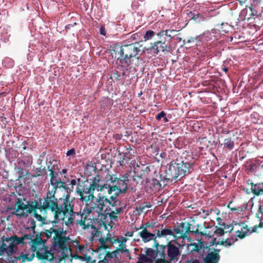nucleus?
Returning a JSON list of instances; mask_svg holds the SVG:
<instances>
[{
    "mask_svg": "<svg viewBox=\"0 0 263 263\" xmlns=\"http://www.w3.org/2000/svg\"><path fill=\"white\" fill-rule=\"evenodd\" d=\"M109 217L111 220H116L118 218L116 214H115V212L114 211H112L110 213H109Z\"/></svg>",
    "mask_w": 263,
    "mask_h": 263,
    "instance_id": "obj_50",
    "label": "nucleus"
},
{
    "mask_svg": "<svg viewBox=\"0 0 263 263\" xmlns=\"http://www.w3.org/2000/svg\"><path fill=\"white\" fill-rule=\"evenodd\" d=\"M221 144L223 145V148L232 150L234 148V142L231 138H227L224 139L223 143Z\"/></svg>",
    "mask_w": 263,
    "mask_h": 263,
    "instance_id": "obj_32",
    "label": "nucleus"
},
{
    "mask_svg": "<svg viewBox=\"0 0 263 263\" xmlns=\"http://www.w3.org/2000/svg\"><path fill=\"white\" fill-rule=\"evenodd\" d=\"M134 231H133L132 232H126L125 234V236L126 237H132L134 235Z\"/></svg>",
    "mask_w": 263,
    "mask_h": 263,
    "instance_id": "obj_61",
    "label": "nucleus"
},
{
    "mask_svg": "<svg viewBox=\"0 0 263 263\" xmlns=\"http://www.w3.org/2000/svg\"><path fill=\"white\" fill-rule=\"evenodd\" d=\"M42 201L43 199L39 198L38 200H35L32 202V204H25L21 199L17 198L14 205V211L11 214L21 218L27 217L29 214L36 212L37 209L40 210L41 213L44 212Z\"/></svg>",
    "mask_w": 263,
    "mask_h": 263,
    "instance_id": "obj_5",
    "label": "nucleus"
},
{
    "mask_svg": "<svg viewBox=\"0 0 263 263\" xmlns=\"http://www.w3.org/2000/svg\"><path fill=\"white\" fill-rule=\"evenodd\" d=\"M126 240L125 238H124V240L122 241L119 245V248H117L116 251L124 250L125 248L126 245L125 241Z\"/></svg>",
    "mask_w": 263,
    "mask_h": 263,
    "instance_id": "obj_48",
    "label": "nucleus"
},
{
    "mask_svg": "<svg viewBox=\"0 0 263 263\" xmlns=\"http://www.w3.org/2000/svg\"><path fill=\"white\" fill-rule=\"evenodd\" d=\"M100 34L103 35H105L106 32L105 30V28L103 27H101L100 28Z\"/></svg>",
    "mask_w": 263,
    "mask_h": 263,
    "instance_id": "obj_64",
    "label": "nucleus"
},
{
    "mask_svg": "<svg viewBox=\"0 0 263 263\" xmlns=\"http://www.w3.org/2000/svg\"><path fill=\"white\" fill-rule=\"evenodd\" d=\"M259 15H260L258 14V11L255 8H253V5L252 6H247L246 8L241 11L239 14L241 20L248 21Z\"/></svg>",
    "mask_w": 263,
    "mask_h": 263,
    "instance_id": "obj_14",
    "label": "nucleus"
},
{
    "mask_svg": "<svg viewBox=\"0 0 263 263\" xmlns=\"http://www.w3.org/2000/svg\"><path fill=\"white\" fill-rule=\"evenodd\" d=\"M73 187L71 185H69V183L64 185L63 189L67 193V195H69L70 196V194L72 192L73 190Z\"/></svg>",
    "mask_w": 263,
    "mask_h": 263,
    "instance_id": "obj_44",
    "label": "nucleus"
},
{
    "mask_svg": "<svg viewBox=\"0 0 263 263\" xmlns=\"http://www.w3.org/2000/svg\"><path fill=\"white\" fill-rule=\"evenodd\" d=\"M142 45L139 43H130L129 39H127L123 42L122 45H115L112 47L111 53L119 55L117 61H119V65L123 68L133 69L137 71L136 68L142 64V59L140 58V52L144 50L141 49Z\"/></svg>",
    "mask_w": 263,
    "mask_h": 263,
    "instance_id": "obj_2",
    "label": "nucleus"
},
{
    "mask_svg": "<svg viewBox=\"0 0 263 263\" xmlns=\"http://www.w3.org/2000/svg\"><path fill=\"white\" fill-rule=\"evenodd\" d=\"M144 174L145 171L143 169H141L140 171L139 168H136L135 169L133 179L136 184L142 181Z\"/></svg>",
    "mask_w": 263,
    "mask_h": 263,
    "instance_id": "obj_27",
    "label": "nucleus"
},
{
    "mask_svg": "<svg viewBox=\"0 0 263 263\" xmlns=\"http://www.w3.org/2000/svg\"><path fill=\"white\" fill-rule=\"evenodd\" d=\"M194 164V157L189 152L184 151L177 154L176 158L170 162L166 170L167 179L176 180L180 176L182 177L191 173Z\"/></svg>",
    "mask_w": 263,
    "mask_h": 263,
    "instance_id": "obj_3",
    "label": "nucleus"
},
{
    "mask_svg": "<svg viewBox=\"0 0 263 263\" xmlns=\"http://www.w3.org/2000/svg\"><path fill=\"white\" fill-rule=\"evenodd\" d=\"M78 181L79 183L77 186L76 192L80 196V199L82 201H92L95 198L93 195L95 190L98 191H102L99 175H96L91 182L88 180L80 182V179H78Z\"/></svg>",
    "mask_w": 263,
    "mask_h": 263,
    "instance_id": "obj_4",
    "label": "nucleus"
},
{
    "mask_svg": "<svg viewBox=\"0 0 263 263\" xmlns=\"http://www.w3.org/2000/svg\"><path fill=\"white\" fill-rule=\"evenodd\" d=\"M125 149L126 152L123 153V159L121 161L122 162L124 160H129L132 159L136 154V150L133 149L131 145L125 146Z\"/></svg>",
    "mask_w": 263,
    "mask_h": 263,
    "instance_id": "obj_24",
    "label": "nucleus"
},
{
    "mask_svg": "<svg viewBox=\"0 0 263 263\" xmlns=\"http://www.w3.org/2000/svg\"><path fill=\"white\" fill-rule=\"evenodd\" d=\"M76 183H77L76 180L72 179L70 181V183H69V185H71V186H72L74 187V186L76 184Z\"/></svg>",
    "mask_w": 263,
    "mask_h": 263,
    "instance_id": "obj_63",
    "label": "nucleus"
},
{
    "mask_svg": "<svg viewBox=\"0 0 263 263\" xmlns=\"http://www.w3.org/2000/svg\"><path fill=\"white\" fill-rule=\"evenodd\" d=\"M248 184L251 185V190L254 195L259 196L263 194V182L254 183L251 180H249Z\"/></svg>",
    "mask_w": 263,
    "mask_h": 263,
    "instance_id": "obj_23",
    "label": "nucleus"
},
{
    "mask_svg": "<svg viewBox=\"0 0 263 263\" xmlns=\"http://www.w3.org/2000/svg\"><path fill=\"white\" fill-rule=\"evenodd\" d=\"M58 176L53 177L50 178V184L53 186V189L51 191H54L56 192L57 189L63 188L64 186L65 183L62 181L60 179L58 178Z\"/></svg>",
    "mask_w": 263,
    "mask_h": 263,
    "instance_id": "obj_25",
    "label": "nucleus"
},
{
    "mask_svg": "<svg viewBox=\"0 0 263 263\" xmlns=\"http://www.w3.org/2000/svg\"><path fill=\"white\" fill-rule=\"evenodd\" d=\"M237 240V238L233 239L231 238H227L224 239V240H222L220 242V245H225L226 246H230L232 244H233Z\"/></svg>",
    "mask_w": 263,
    "mask_h": 263,
    "instance_id": "obj_37",
    "label": "nucleus"
},
{
    "mask_svg": "<svg viewBox=\"0 0 263 263\" xmlns=\"http://www.w3.org/2000/svg\"><path fill=\"white\" fill-rule=\"evenodd\" d=\"M52 234H54L53 237V245L58 247L63 251H67L68 248L66 242L69 240V238L66 236H62V233L60 232L57 228V226H53L49 229L45 230V231L43 233L42 236L48 239L51 238Z\"/></svg>",
    "mask_w": 263,
    "mask_h": 263,
    "instance_id": "obj_6",
    "label": "nucleus"
},
{
    "mask_svg": "<svg viewBox=\"0 0 263 263\" xmlns=\"http://www.w3.org/2000/svg\"><path fill=\"white\" fill-rule=\"evenodd\" d=\"M252 5L261 16L263 13V0H253Z\"/></svg>",
    "mask_w": 263,
    "mask_h": 263,
    "instance_id": "obj_31",
    "label": "nucleus"
},
{
    "mask_svg": "<svg viewBox=\"0 0 263 263\" xmlns=\"http://www.w3.org/2000/svg\"><path fill=\"white\" fill-rule=\"evenodd\" d=\"M86 249V248L84 246L79 245L78 247V250L79 252L82 253V254H84L85 252V250Z\"/></svg>",
    "mask_w": 263,
    "mask_h": 263,
    "instance_id": "obj_54",
    "label": "nucleus"
},
{
    "mask_svg": "<svg viewBox=\"0 0 263 263\" xmlns=\"http://www.w3.org/2000/svg\"><path fill=\"white\" fill-rule=\"evenodd\" d=\"M166 247V258L169 259L170 261L177 262L181 255L180 245L177 242V240H173L167 242Z\"/></svg>",
    "mask_w": 263,
    "mask_h": 263,
    "instance_id": "obj_7",
    "label": "nucleus"
},
{
    "mask_svg": "<svg viewBox=\"0 0 263 263\" xmlns=\"http://www.w3.org/2000/svg\"><path fill=\"white\" fill-rule=\"evenodd\" d=\"M54 191H49L43 199V208L44 213L47 210L51 211L53 214V220L52 223H58L61 221L67 227L72 222L71 218L73 214L74 202L70 199L69 195H66L64 198H60L62 200L61 204L59 203V200L55 196Z\"/></svg>",
    "mask_w": 263,
    "mask_h": 263,
    "instance_id": "obj_1",
    "label": "nucleus"
},
{
    "mask_svg": "<svg viewBox=\"0 0 263 263\" xmlns=\"http://www.w3.org/2000/svg\"><path fill=\"white\" fill-rule=\"evenodd\" d=\"M202 213L204 214L205 216L209 215L213 211L212 209H209V210H202Z\"/></svg>",
    "mask_w": 263,
    "mask_h": 263,
    "instance_id": "obj_57",
    "label": "nucleus"
},
{
    "mask_svg": "<svg viewBox=\"0 0 263 263\" xmlns=\"http://www.w3.org/2000/svg\"><path fill=\"white\" fill-rule=\"evenodd\" d=\"M34 256L35 254L34 253H32L31 254H23V259L24 260L30 261L33 260Z\"/></svg>",
    "mask_w": 263,
    "mask_h": 263,
    "instance_id": "obj_42",
    "label": "nucleus"
},
{
    "mask_svg": "<svg viewBox=\"0 0 263 263\" xmlns=\"http://www.w3.org/2000/svg\"><path fill=\"white\" fill-rule=\"evenodd\" d=\"M186 263H200V262L197 259H191L190 260L186 261Z\"/></svg>",
    "mask_w": 263,
    "mask_h": 263,
    "instance_id": "obj_62",
    "label": "nucleus"
},
{
    "mask_svg": "<svg viewBox=\"0 0 263 263\" xmlns=\"http://www.w3.org/2000/svg\"><path fill=\"white\" fill-rule=\"evenodd\" d=\"M152 184L157 189H160L161 187V184L160 183V181L158 180L157 179H152Z\"/></svg>",
    "mask_w": 263,
    "mask_h": 263,
    "instance_id": "obj_46",
    "label": "nucleus"
},
{
    "mask_svg": "<svg viewBox=\"0 0 263 263\" xmlns=\"http://www.w3.org/2000/svg\"><path fill=\"white\" fill-rule=\"evenodd\" d=\"M36 256L39 259L47 260L51 261L53 258V255L52 253L48 250H44L43 253L40 252L39 251H36Z\"/></svg>",
    "mask_w": 263,
    "mask_h": 263,
    "instance_id": "obj_26",
    "label": "nucleus"
},
{
    "mask_svg": "<svg viewBox=\"0 0 263 263\" xmlns=\"http://www.w3.org/2000/svg\"><path fill=\"white\" fill-rule=\"evenodd\" d=\"M188 15L189 17H191V19L196 21L197 22H200L201 21H203L204 19V17L200 13L195 14L194 12L192 11H190L188 13Z\"/></svg>",
    "mask_w": 263,
    "mask_h": 263,
    "instance_id": "obj_34",
    "label": "nucleus"
},
{
    "mask_svg": "<svg viewBox=\"0 0 263 263\" xmlns=\"http://www.w3.org/2000/svg\"><path fill=\"white\" fill-rule=\"evenodd\" d=\"M84 258L83 260H85L87 263H93L92 258L90 256H88L86 254L84 255Z\"/></svg>",
    "mask_w": 263,
    "mask_h": 263,
    "instance_id": "obj_51",
    "label": "nucleus"
},
{
    "mask_svg": "<svg viewBox=\"0 0 263 263\" xmlns=\"http://www.w3.org/2000/svg\"><path fill=\"white\" fill-rule=\"evenodd\" d=\"M157 32H155L151 30H148L146 31L145 33L143 35L144 41H147L148 40H152L154 38V36L156 35Z\"/></svg>",
    "mask_w": 263,
    "mask_h": 263,
    "instance_id": "obj_36",
    "label": "nucleus"
},
{
    "mask_svg": "<svg viewBox=\"0 0 263 263\" xmlns=\"http://www.w3.org/2000/svg\"><path fill=\"white\" fill-rule=\"evenodd\" d=\"M123 210V208L121 207V208H118L116 209L115 211H114L115 212V214H120L121 212H122Z\"/></svg>",
    "mask_w": 263,
    "mask_h": 263,
    "instance_id": "obj_59",
    "label": "nucleus"
},
{
    "mask_svg": "<svg viewBox=\"0 0 263 263\" xmlns=\"http://www.w3.org/2000/svg\"><path fill=\"white\" fill-rule=\"evenodd\" d=\"M154 263H171V262L166 259H156Z\"/></svg>",
    "mask_w": 263,
    "mask_h": 263,
    "instance_id": "obj_56",
    "label": "nucleus"
},
{
    "mask_svg": "<svg viewBox=\"0 0 263 263\" xmlns=\"http://www.w3.org/2000/svg\"><path fill=\"white\" fill-rule=\"evenodd\" d=\"M101 187L102 190L103 189H107V193L111 195L110 197V199L111 201H117L116 199L117 197L122 193H125L127 192L126 187L123 189L118 188L117 186L112 184V185L107 184L101 183Z\"/></svg>",
    "mask_w": 263,
    "mask_h": 263,
    "instance_id": "obj_10",
    "label": "nucleus"
},
{
    "mask_svg": "<svg viewBox=\"0 0 263 263\" xmlns=\"http://www.w3.org/2000/svg\"><path fill=\"white\" fill-rule=\"evenodd\" d=\"M34 217L35 219L40 221L42 224L45 223V218L43 216H42L41 215L39 214L36 212H34L33 213Z\"/></svg>",
    "mask_w": 263,
    "mask_h": 263,
    "instance_id": "obj_41",
    "label": "nucleus"
},
{
    "mask_svg": "<svg viewBox=\"0 0 263 263\" xmlns=\"http://www.w3.org/2000/svg\"><path fill=\"white\" fill-rule=\"evenodd\" d=\"M18 165L20 167L17 166L15 167V170H16L17 173L18 175V178H22L24 177L25 175L28 174V171L26 169H24L22 166H24L25 164V162L22 160L18 162Z\"/></svg>",
    "mask_w": 263,
    "mask_h": 263,
    "instance_id": "obj_30",
    "label": "nucleus"
},
{
    "mask_svg": "<svg viewBox=\"0 0 263 263\" xmlns=\"http://www.w3.org/2000/svg\"><path fill=\"white\" fill-rule=\"evenodd\" d=\"M166 114L164 111H161L156 116V119L158 120H160L162 118L165 117Z\"/></svg>",
    "mask_w": 263,
    "mask_h": 263,
    "instance_id": "obj_52",
    "label": "nucleus"
},
{
    "mask_svg": "<svg viewBox=\"0 0 263 263\" xmlns=\"http://www.w3.org/2000/svg\"><path fill=\"white\" fill-rule=\"evenodd\" d=\"M213 251L208 253L203 258L204 263H218L220 260V250L213 249Z\"/></svg>",
    "mask_w": 263,
    "mask_h": 263,
    "instance_id": "obj_17",
    "label": "nucleus"
},
{
    "mask_svg": "<svg viewBox=\"0 0 263 263\" xmlns=\"http://www.w3.org/2000/svg\"><path fill=\"white\" fill-rule=\"evenodd\" d=\"M15 245L14 243H13V242H11L7 248V249L5 252H6L8 255H9L15 252Z\"/></svg>",
    "mask_w": 263,
    "mask_h": 263,
    "instance_id": "obj_40",
    "label": "nucleus"
},
{
    "mask_svg": "<svg viewBox=\"0 0 263 263\" xmlns=\"http://www.w3.org/2000/svg\"><path fill=\"white\" fill-rule=\"evenodd\" d=\"M146 50H149L151 53L157 54L160 52L167 51V45L165 41H157L151 44V46Z\"/></svg>",
    "mask_w": 263,
    "mask_h": 263,
    "instance_id": "obj_15",
    "label": "nucleus"
},
{
    "mask_svg": "<svg viewBox=\"0 0 263 263\" xmlns=\"http://www.w3.org/2000/svg\"><path fill=\"white\" fill-rule=\"evenodd\" d=\"M156 225L155 222H148L145 223L144 225H143L144 228H146V229H147V228H154Z\"/></svg>",
    "mask_w": 263,
    "mask_h": 263,
    "instance_id": "obj_49",
    "label": "nucleus"
},
{
    "mask_svg": "<svg viewBox=\"0 0 263 263\" xmlns=\"http://www.w3.org/2000/svg\"><path fill=\"white\" fill-rule=\"evenodd\" d=\"M256 217L258 219L259 221H261L263 218V205L261 203L259 204L258 211L256 214Z\"/></svg>",
    "mask_w": 263,
    "mask_h": 263,
    "instance_id": "obj_39",
    "label": "nucleus"
},
{
    "mask_svg": "<svg viewBox=\"0 0 263 263\" xmlns=\"http://www.w3.org/2000/svg\"><path fill=\"white\" fill-rule=\"evenodd\" d=\"M191 224L188 222H181L180 226H177V227L175 228V232H176V235L177 238H186L187 237V234L190 233H194V230H191Z\"/></svg>",
    "mask_w": 263,
    "mask_h": 263,
    "instance_id": "obj_11",
    "label": "nucleus"
},
{
    "mask_svg": "<svg viewBox=\"0 0 263 263\" xmlns=\"http://www.w3.org/2000/svg\"><path fill=\"white\" fill-rule=\"evenodd\" d=\"M33 172H35V174L32 176L33 177H37L44 175L47 173L46 167L45 166L43 167L42 166L33 170Z\"/></svg>",
    "mask_w": 263,
    "mask_h": 263,
    "instance_id": "obj_35",
    "label": "nucleus"
},
{
    "mask_svg": "<svg viewBox=\"0 0 263 263\" xmlns=\"http://www.w3.org/2000/svg\"><path fill=\"white\" fill-rule=\"evenodd\" d=\"M4 241V240L2 241V243L0 245V256H2L4 254V253L8 246L6 244H5Z\"/></svg>",
    "mask_w": 263,
    "mask_h": 263,
    "instance_id": "obj_43",
    "label": "nucleus"
},
{
    "mask_svg": "<svg viewBox=\"0 0 263 263\" xmlns=\"http://www.w3.org/2000/svg\"><path fill=\"white\" fill-rule=\"evenodd\" d=\"M161 230H155L154 232L156 234L157 237L160 238L163 237H166L167 235L173 236L174 238V240H177V235H176V232H175V228L173 229L163 228V225H161Z\"/></svg>",
    "mask_w": 263,
    "mask_h": 263,
    "instance_id": "obj_21",
    "label": "nucleus"
},
{
    "mask_svg": "<svg viewBox=\"0 0 263 263\" xmlns=\"http://www.w3.org/2000/svg\"><path fill=\"white\" fill-rule=\"evenodd\" d=\"M156 26V27L159 26L156 35L159 39H161V37L164 35L166 37L172 39L173 37V35H176L174 34V33L178 31V30H176L164 29L165 26L163 25L162 23H157Z\"/></svg>",
    "mask_w": 263,
    "mask_h": 263,
    "instance_id": "obj_16",
    "label": "nucleus"
},
{
    "mask_svg": "<svg viewBox=\"0 0 263 263\" xmlns=\"http://www.w3.org/2000/svg\"><path fill=\"white\" fill-rule=\"evenodd\" d=\"M260 222L259 225H256L254 226V227L253 228L252 230L251 231V232H255L256 231V229L258 228H263V222H261V221H260Z\"/></svg>",
    "mask_w": 263,
    "mask_h": 263,
    "instance_id": "obj_55",
    "label": "nucleus"
},
{
    "mask_svg": "<svg viewBox=\"0 0 263 263\" xmlns=\"http://www.w3.org/2000/svg\"><path fill=\"white\" fill-rule=\"evenodd\" d=\"M145 254L139 255V259L141 261L152 262L157 259V256L155 253V249L152 248H146Z\"/></svg>",
    "mask_w": 263,
    "mask_h": 263,
    "instance_id": "obj_18",
    "label": "nucleus"
},
{
    "mask_svg": "<svg viewBox=\"0 0 263 263\" xmlns=\"http://www.w3.org/2000/svg\"><path fill=\"white\" fill-rule=\"evenodd\" d=\"M74 154H75L74 149H71L68 151V152H67L66 155L67 156H70V155H73Z\"/></svg>",
    "mask_w": 263,
    "mask_h": 263,
    "instance_id": "obj_60",
    "label": "nucleus"
},
{
    "mask_svg": "<svg viewBox=\"0 0 263 263\" xmlns=\"http://www.w3.org/2000/svg\"><path fill=\"white\" fill-rule=\"evenodd\" d=\"M60 164L58 161L53 159L47 163V169L50 172L49 176L53 178L59 175Z\"/></svg>",
    "mask_w": 263,
    "mask_h": 263,
    "instance_id": "obj_19",
    "label": "nucleus"
},
{
    "mask_svg": "<svg viewBox=\"0 0 263 263\" xmlns=\"http://www.w3.org/2000/svg\"><path fill=\"white\" fill-rule=\"evenodd\" d=\"M134 229L136 231L142 229V231L138 233V235L141 238L142 240L144 242H147L152 240H153L155 242L156 241L157 236L155 234L149 232L147 229L144 228L143 224L141 225L139 228L135 227Z\"/></svg>",
    "mask_w": 263,
    "mask_h": 263,
    "instance_id": "obj_12",
    "label": "nucleus"
},
{
    "mask_svg": "<svg viewBox=\"0 0 263 263\" xmlns=\"http://www.w3.org/2000/svg\"><path fill=\"white\" fill-rule=\"evenodd\" d=\"M106 240L107 239H103V238H101L100 239V242L101 243V246H102V247L104 248V249H107V248H109L106 245Z\"/></svg>",
    "mask_w": 263,
    "mask_h": 263,
    "instance_id": "obj_53",
    "label": "nucleus"
},
{
    "mask_svg": "<svg viewBox=\"0 0 263 263\" xmlns=\"http://www.w3.org/2000/svg\"><path fill=\"white\" fill-rule=\"evenodd\" d=\"M117 202L118 201H115L112 203L110 199H108L106 196L99 195L98 198H96V202H92L93 206L91 208L97 213H101L103 211L106 204H108L111 206H115L117 205Z\"/></svg>",
    "mask_w": 263,
    "mask_h": 263,
    "instance_id": "obj_9",
    "label": "nucleus"
},
{
    "mask_svg": "<svg viewBox=\"0 0 263 263\" xmlns=\"http://www.w3.org/2000/svg\"><path fill=\"white\" fill-rule=\"evenodd\" d=\"M92 206H93V204L92 202H91L89 204H86V207L83 209L82 213L81 212H76L73 211V213H74L72 214V215L71 216L72 222L69 224V226L73 224L76 216L77 215L80 218V219L76 220L77 224L83 227V229L88 228L89 224H86L85 221L86 220L87 217L91 213L92 210H93L91 208Z\"/></svg>",
    "mask_w": 263,
    "mask_h": 263,
    "instance_id": "obj_8",
    "label": "nucleus"
},
{
    "mask_svg": "<svg viewBox=\"0 0 263 263\" xmlns=\"http://www.w3.org/2000/svg\"><path fill=\"white\" fill-rule=\"evenodd\" d=\"M57 228L58 229L60 232H61V233H62V236H65V235L67 234L66 231L64 230L63 228H61L60 227H58L57 226Z\"/></svg>",
    "mask_w": 263,
    "mask_h": 263,
    "instance_id": "obj_58",
    "label": "nucleus"
},
{
    "mask_svg": "<svg viewBox=\"0 0 263 263\" xmlns=\"http://www.w3.org/2000/svg\"><path fill=\"white\" fill-rule=\"evenodd\" d=\"M251 231H250L247 225L245 224L241 228V230H238L236 231V233L237 234L236 235V237L239 238L240 239L244 238L246 236L248 235L249 234L252 233Z\"/></svg>",
    "mask_w": 263,
    "mask_h": 263,
    "instance_id": "obj_29",
    "label": "nucleus"
},
{
    "mask_svg": "<svg viewBox=\"0 0 263 263\" xmlns=\"http://www.w3.org/2000/svg\"><path fill=\"white\" fill-rule=\"evenodd\" d=\"M142 36V34L141 32H136L135 33L132 34L130 36L129 42L130 43L135 44V43H139L141 37Z\"/></svg>",
    "mask_w": 263,
    "mask_h": 263,
    "instance_id": "obj_33",
    "label": "nucleus"
},
{
    "mask_svg": "<svg viewBox=\"0 0 263 263\" xmlns=\"http://www.w3.org/2000/svg\"><path fill=\"white\" fill-rule=\"evenodd\" d=\"M28 239H30V234H26L23 236L19 237L16 235H13L11 237L7 238L6 239V241L7 242L12 241L13 243L17 245H23L24 243H27L28 242H25V240Z\"/></svg>",
    "mask_w": 263,
    "mask_h": 263,
    "instance_id": "obj_22",
    "label": "nucleus"
},
{
    "mask_svg": "<svg viewBox=\"0 0 263 263\" xmlns=\"http://www.w3.org/2000/svg\"><path fill=\"white\" fill-rule=\"evenodd\" d=\"M109 180L118 188L123 189L126 186L127 191L128 190L127 184L129 180L127 174L121 176L120 178H118L116 175L110 176Z\"/></svg>",
    "mask_w": 263,
    "mask_h": 263,
    "instance_id": "obj_13",
    "label": "nucleus"
},
{
    "mask_svg": "<svg viewBox=\"0 0 263 263\" xmlns=\"http://www.w3.org/2000/svg\"><path fill=\"white\" fill-rule=\"evenodd\" d=\"M227 232L228 231H224L223 228H222L216 227V230L215 231V233L216 234H219L220 236H223L224 234V233Z\"/></svg>",
    "mask_w": 263,
    "mask_h": 263,
    "instance_id": "obj_45",
    "label": "nucleus"
},
{
    "mask_svg": "<svg viewBox=\"0 0 263 263\" xmlns=\"http://www.w3.org/2000/svg\"><path fill=\"white\" fill-rule=\"evenodd\" d=\"M28 243H32L31 249L33 252L36 250V246L42 245L43 243V240L40 236H36L35 239L32 238V235L30 234V239H28Z\"/></svg>",
    "mask_w": 263,
    "mask_h": 263,
    "instance_id": "obj_28",
    "label": "nucleus"
},
{
    "mask_svg": "<svg viewBox=\"0 0 263 263\" xmlns=\"http://www.w3.org/2000/svg\"><path fill=\"white\" fill-rule=\"evenodd\" d=\"M153 248H155L157 259H166V246L160 245L158 242L155 241Z\"/></svg>",
    "mask_w": 263,
    "mask_h": 263,
    "instance_id": "obj_20",
    "label": "nucleus"
},
{
    "mask_svg": "<svg viewBox=\"0 0 263 263\" xmlns=\"http://www.w3.org/2000/svg\"><path fill=\"white\" fill-rule=\"evenodd\" d=\"M223 226V228L224 229V230H226V231H227L228 232L231 233L233 230V226L231 224H227L225 223H223L222 224Z\"/></svg>",
    "mask_w": 263,
    "mask_h": 263,
    "instance_id": "obj_47",
    "label": "nucleus"
},
{
    "mask_svg": "<svg viewBox=\"0 0 263 263\" xmlns=\"http://www.w3.org/2000/svg\"><path fill=\"white\" fill-rule=\"evenodd\" d=\"M191 245L193 247L192 250V252L196 251L197 252H199L200 251L202 248V247H203V243L202 241H200L198 243H194L193 244H191Z\"/></svg>",
    "mask_w": 263,
    "mask_h": 263,
    "instance_id": "obj_38",
    "label": "nucleus"
}]
</instances>
